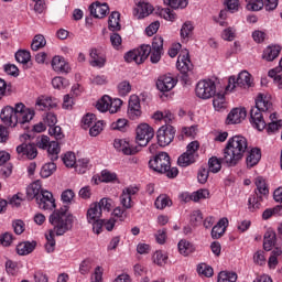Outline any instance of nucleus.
Here are the masks:
<instances>
[{
    "mask_svg": "<svg viewBox=\"0 0 282 282\" xmlns=\"http://www.w3.org/2000/svg\"><path fill=\"white\" fill-rule=\"evenodd\" d=\"M128 116L131 120H137L142 116L140 106V97L138 95H131L128 102Z\"/></svg>",
    "mask_w": 282,
    "mask_h": 282,
    "instance_id": "2eb2a0df",
    "label": "nucleus"
},
{
    "mask_svg": "<svg viewBox=\"0 0 282 282\" xmlns=\"http://www.w3.org/2000/svg\"><path fill=\"white\" fill-rule=\"evenodd\" d=\"M218 282H237V273L220 271L218 274Z\"/></svg>",
    "mask_w": 282,
    "mask_h": 282,
    "instance_id": "c03bdc74",
    "label": "nucleus"
},
{
    "mask_svg": "<svg viewBox=\"0 0 282 282\" xmlns=\"http://www.w3.org/2000/svg\"><path fill=\"white\" fill-rule=\"evenodd\" d=\"M36 245L37 243L35 240L20 242L17 246V252L20 254V257H26V254H32V252L36 250Z\"/></svg>",
    "mask_w": 282,
    "mask_h": 282,
    "instance_id": "b1692460",
    "label": "nucleus"
},
{
    "mask_svg": "<svg viewBox=\"0 0 282 282\" xmlns=\"http://www.w3.org/2000/svg\"><path fill=\"white\" fill-rule=\"evenodd\" d=\"M237 87H240L241 89H250V87H253L252 83V75L248 73V70H242L238 74V77L236 78Z\"/></svg>",
    "mask_w": 282,
    "mask_h": 282,
    "instance_id": "5701e85b",
    "label": "nucleus"
},
{
    "mask_svg": "<svg viewBox=\"0 0 282 282\" xmlns=\"http://www.w3.org/2000/svg\"><path fill=\"white\" fill-rule=\"evenodd\" d=\"M154 137L155 130L149 123H141L137 127V142L139 147H147Z\"/></svg>",
    "mask_w": 282,
    "mask_h": 282,
    "instance_id": "9b49d317",
    "label": "nucleus"
},
{
    "mask_svg": "<svg viewBox=\"0 0 282 282\" xmlns=\"http://www.w3.org/2000/svg\"><path fill=\"white\" fill-rule=\"evenodd\" d=\"M246 116V108H234L227 116V124H239Z\"/></svg>",
    "mask_w": 282,
    "mask_h": 282,
    "instance_id": "6ab92c4d",
    "label": "nucleus"
},
{
    "mask_svg": "<svg viewBox=\"0 0 282 282\" xmlns=\"http://www.w3.org/2000/svg\"><path fill=\"white\" fill-rule=\"evenodd\" d=\"M150 47H151V52L152 51L162 52V50H164V39H162V36H155L152 41V46Z\"/></svg>",
    "mask_w": 282,
    "mask_h": 282,
    "instance_id": "6e6d98bb",
    "label": "nucleus"
},
{
    "mask_svg": "<svg viewBox=\"0 0 282 282\" xmlns=\"http://www.w3.org/2000/svg\"><path fill=\"white\" fill-rule=\"evenodd\" d=\"M197 273L199 276H206L207 279H210V276L215 274V271L213 270V267L206 263H200L197 265Z\"/></svg>",
    "mask_w": 282,
    "mask_h": 282,
    "instance_id": "a19ab883",
    "label": "nucleus"
},
{
    "mask_svg": "<svg viewBox=\"0 0 282 282\" xmlns=\"http://www.w3.org/2000/svg\"><path fill=\"white\" fill-rule=\"evenodd\" d=\"M48 134L52 138H55V140H63V138H65V134L63 133V129L59 126H51L48 128Z\"/></svg>",
    "mask_w": 282,
    "mask_h": 282,
    "instance_id": "09e8293b",
    "label": "nucleus"
},
{
    "mask_svg": "<svg viewBox=\"0 0 282 282\" xmlns=\"http://www.w3.org/2000/svg\"><path fill=\"white\" fill-rule=\"evenodd\" d=\"M175 139V128L171 124L162 126L156 132L159 147H169Z\"/></svg>",
    "mask_w": 282,
    "mask_h": 282,
    "instance_id": "f8f14e48",
    "label": "nucleus"
},
{
    "mask_svg": "<svg viewBox=\"0 0 282 282\" xmlns=\"http://www.w3.org/2000/svg\"><path fill=\"white\" fill-rule=\"evenodd\" d=\"M111 102V97L109 95H105L100 98V100L97 101V109L98 111H101V113H105V111H109V105Z\"/></svg>",
    "mask_w": 282,
    "mask_h": 282,
    "instance_id": "79ce46f5",
    "label": "nucleus"
},
{
    "mask_svg": "<svg viewBox=\"0 0 282 282\" xmlns=\"http://www.w3.org/2000/svg\"><path fill=\"white\" fill-rule=\"evenodd\" d=\"M210 192L208 189H198L192 193V202H199L200 199H208Z\"/></svg>",
    "mask_w": 282,
    "mask_h": 282,
    "instance_id": "de8ad7c7",
    "label": "nucleus"
},
{
    "mask_svg": "<svg viewBox=\"0 0 282 282\" xmlns=\"http://www.w3.org/2000/svg\"><path fill=\"white\" fill-rule=\"evenodd\" d=\"M52 67L54 72H59L61 74H67V72H69V64L61 56L53 57Z\"/></svg>",
    "mask_w": 282,
    "mask_h": 282,
    "instance_id": "a878e982",
    "label": "nucleus"
},
{
    "mask_svg": "<svg viewBox=\"0 0 282 282\" xmlns=\"http://www.w3.org/2000/svg\"><path fill=\"white\" fill-rule=\"evenodd\" d=\"M32 59V55L29 51H18L15 53V61L18 63H22V65H28L30 61Z\"/></svg>",
    "mask_w": 282,
    "mask_h": 282,
    "instance_id": "a18cd8bd",
    "label": "nucleus"
},
{
    "mask_svg": "<svg viewBox=\"0 0 282 282\" xmlns=\"http://www.w3.org/2000/svg\"><path fill=\"white\" fill-rule=\"evenodd\" d=\"M246 3H247V10H252L253 12H259V10L265 7V2H263V0H256L254 2L250 0L249 2L246 1Z\"/></svg>",
    "mask_w": 282,
    "mask_h": 282,
    "instance_id": "864d4df0",
    "label": "nucleus"
},
{
    "mask_svg": "<svg viewBox=\"0 0 282 282\" xmlns=\"http://www.w3.org/2000/svg\"><path fill=\"white\" fill-rule=\"evenodd\" d=\"M196 96L197 98H202V100H208L217 94V86L215 82L208 79L199 80L196 85Z\"/></svg>",
    "mask_w": 282,
    "mask_h": 282,
    "instance_id": "9d476101",
    "label": "nucleus"
},
{
    "mask_svg": "<svg viewBox=\"0 0 282 282\" xmlns=\"http://www.w3.org/2000/svg\"><path fill=\"white\" fill-rule=\"evenodd\" d=\"M112 204L113 200H111L110 198H101L99 203H97V206H99L101 213L102 210H107V213H109V210H111Z\"/></svg>",
    "mask_w": 282,
    "mask_h": 282,
    "instance_id": "052dcab7",
    "label": "nucleus"
},
{
    "mask_svg": "<svg viewBox=\"0 0 282 282\" xmlns=\"http://www.w3.org/2000/svg\"><path fill=\"white\" fill-rule=\"evenodd\" d=\"M165 6L173 8V10H184L188 6V0H163Z\"/></svg>",
    "mask_w": 282,
    "mask_h": 282,
    "instance_id": "37998d69",
    "label": "nucleus"
},
{
    "mask_svg": "<svg viewBox=\"0 0 282 282\" xmlns=\"http://www.w3.org/2000/svg\"><path fill=\"white\" fill-rule=\"evenodd\" d=\"M193 30H195V28L193 26V23L188 21L185 22L181 28V36L183 39H191V35L193 34Z\"/></svg>",
    "mask_w": 282,
    "mask_h": 282,
    "instance_id": "8fccbe9b",
    "label": "nucleus"
},
{
    "mask_svg": "<svg viewBox=\"0 0 282 282\" xmlns=\"http://www.w3.org/2000/svg\"><path fill=\"white\" fill-rule=\"evenodd\" d=\"M56 172V164L54 162L46 163L42 166L40 175L41 177L47 178Z\"/></svg>",
    "mask_w": 282,
    "mask_h": 282,
    "instance_id": "58836bf2",
    "label": "nucleus"
},
{
    "mask_svg": "<svg viewBox=\"0 0 282 282\" xmlns=\"http://www.w3.org/2000/svg\"><path fill=\"white\" fill-rule=\"evenodd\" d=\"M56 235V229L53 226V229L48 230V235H46V243H45V251L47 254H52L54 250H56V239H54V236Z\"/></svg>",
    "mask_w": 282,
    "mask_h": 282,
    "instance_id": "7c9ffc66",
    "label": "nucleus"
},
{
    "mask_svg": "<svg viewBox=\"0 0 282 282\" xmlns=\"http://www.w3.org/2000/svg\"><path fill=\"white\" fill-rule=\"evenodd\" d=\"M119 199L123 210H130V208H133V202H131V197H129V195L122 192Z\"/></svg>",
    "mask_w": 282,
    "mask_h": 282,
    "instance_id": "3c124183",
    "label": "nucleus"
},
{
    "mask_svg": "<svg viewBox=\"0 0 282 282\" xmlns=\"http://www.w3.org/2000/svg\"><path fill=\"white\" fill-rule=\"evenodd\" d=\"M47 45V41L45 40V36L43 34H37L33 37V41L31 43V50L33 52H39V50H43Z\"/></svg>",
    "mask_w": 282,
    "mask_h": 282,
    "instance_id": "c9c22d12",
    "label": "nucleus"
},
{
    "mask_svg": "<svg viewBox=\"0 0 282 282\" xmlns=\"http://www.w3.org/2000/svg\"><path fill=\"white\" fill-rule=\"evenodd\" d=\"M254 184L256 188V196L249 197V210L254 213V210H259L261 208V200L263 197L270 194V189H268V185L265 184V180L261 176L256 177Z\"/></svg>",
    "mask_w": 282,
    "mask_h": 282,
    "instance_id": "423d86ee",
    "label": "nucleus"
},
{
    "mask_svg": "<svg viewBox=\"0 0 282 282\" xmlns=\"http://www.w3.org/2000/svg\"><path fill=\"white\" fill-rule=\"evenodd\" d=\"M275 243H276V234L274 231H268L264 235L263 249L267 252H270V250L274 248Z\"/></svg>",
    "mask_w": 282,
    "mask_h": 282,
    "instance_id": "f704fd0d",
    "label": "nucleus"
},
{
    "mask_svg": "<svg viewBox=\"0 0 282 282\" xmlns=\"http://www.w3.org/2000/svg\"><path fill=\"white\" fill-rule=\"evenodd\" d=\"M154 263L156 265H166V262L169 261V256L162 251H156L152 257Z\"/></svg>",
    "mask_w": 282,
    "mask_h": 282,
    "instance_id": "49530a36",
    "label": "nucleus"
},
{
    "mask_svg": "<svg viewBox=\"0 0 282 282\" xmlns=\"http://www.w3.org/2000/svg\"><path fill=\"white\" fill-rule=\"evenodd\" d=\"M221 164H224L221 158L218 159L217 156H212L208 161V171H210V173H219L221 171Z\"/></svg>",
    "mask_w": 282,
    "mask_h": 282,
    "instance_id": "ea45409f",
    "label": "nucleus"
},
{
    "mask_svg": "<svg viewBox=\"0 0 282 282\" xmlns=\"http://www.w3.org/2000/svg\"><path fill=\"white\" fill-rule=\"evenodd\" d=\"M213 105L215 111H221L223 109H226V96H224V94L214 95Z\"/></svg>",
    "mask_w": 282,
    "mask_h": 282,
    "instance_id": "4c0bfd02",
    "label": "nucleus"
},
{
    "mask_svg": "<svg viewBox=\"0 0 282 282\" xmlns=\"http://www.w3.org/2000/svg\"><path fill=\"white\" fill-rule=\"evenodd\" d=\"M101 217L102 212L100 210V206H98V203L91 204L86 214L87 223H96L100 220Z\"/></svg>",
    "mask_w": 282,
    "mask_h": 282,
    "instance_id": "393cba45",
    "label": "nucleus"
},
{
    "mask_svg": "<svg viewBox=\"0 0 282 282\" xmlns=\"http://www.w3.org/2000/svg\"><path fill=\"white\" fill-rule=\"evenodd\" d=\"M39 208L41 210H54L56 208V200L54 199V194L47 189H42L37 199H35Z\"/></svg>",
    "mask_w": 282,
    "mask_h": 282,
    "instance_id": "ddd939ff",
    "label": "nucleus"
},
{
    "mask_svg": "<svg viewBox=\"0 0 282 282\" xmlns=\"http://www.w3.org/2000/svg\"><path fill=\"white\" fill-rule=\"evenodd\" d=\"M176 67L181 74H188V72H193V62H191L188 50L181 52L177 57Z\"/></svg>",
    "mask_w": 282,
    "mask_h": 282,
    "instance_id": "4468645a",
    "label": "nucleus"
},
{
    "mask_svg": "<svg viewBox=\"0 0 282 282\" xmlns=\"http://www.w3.org/2000/svg\"><path fill=\"white\" fill-rule=\"evenodd\" d=\"M279 54H281V46L279 45L268 46L262 54V58L264 61H268L269 63H272V61H274L275 58H279Z\"/></svg>",
    "mask_w": 282,
    "mask_h": 282,
    "instance_id": "cd10ccee",
    "label": "nucleus"
},
{
    "mask_svg": "<svg viewBox=\"0 0 282 282\" xmlns=\"http://www.w3.org/2000/svg\"><path fill=\"white\" fill-rule=\"evenodd\" d=\"M118 91L120 96H128V94H131V83L127 80L119 83Z\"/></svg>",
    "mask_w": 282,
    "mask_h": 282,
    "instance_id": "5fc2aeb1",
    "label": "nucleus"
},
{
    "mask_svg": "<svg viewBox=\"0 0 282 282\" xmlns=\"http://www.w3.org/2000/svg\"><path fill=\"white\" fill-rule=\"evenodd\" d=\"M226 228H228V218H221L217 225L213 227L212 237L219 239L226 232Z\"/></svg>",
    "mask_w": 282,
    "mask_h": 282,
    "instance_id": "c85d7f7f",
    "label": "nucleus"
},
{
    "mask_svg": "<svg viewBox=\"0 0 282 282\" xmlns=\"http://www.w3.org/2000/svg\"><path fill=\"white\" fill-rule=\"evenodd\" d=\"M153 13V6L148 2L139 1L137 2V7L134 8L133 14L137 19H144L149 17V14Z\"/></svg>",
    "mask_w": 282,
    "mask_h": 282,
    "instance_id": "aec40b11",
    "label": "nucleus"
},
{
    "mask_svg": "<svg viewBox=\"0 0 282 282\" xmlns=\"http://www.w3.org/2000/svg\"><path fill=\"white\" fill-rule=\"evenodd\" d=\"M12 228L15 235H23L25 232V223L21 219L13 220Z\"/></svg>",
    "mask_w": 282,
    "mask_h": 282,
    "instance_id": "13d9d810",
    "label": "nucleus"
},
{
    "mask_svg": "<svg viewBox=\"0 0 282 282\" xmlns=\"http://www.w3.org/2000/svg\"><path fill=\"white\" fill-rule=\"evenodd\" d=\"M34 108H29L23 105V102H18L12 106H6L2 108L0 113V119L7 127L14 129L17 124H28L32 122L35 116Z\"/></svg>",
    "mask_w": 282,
    "mask_h": 282,
    "instance_id": "f03ea898",
    "label": "nucleus"
},
{
    "mask_svg": "<svg viewBox=\"0 0 282 282\" xmlns=\"http://www.w3.org/2000/svg\"><path fill=\"white\" fill-rule=\"evenodd\" d=\"M225 4L227 6V10L235 14V12H239V0H225Z\"/></svg>",
    "mask_w": 282,
    "mask_h": 282,
    "instance_id": "e2e57ef3",
    "label": "nucleus"
},
{
    "mask_svg": "<svg viewBox=\"0 0 282 282\" xmlns=\"http://www.w3.org/2000/svg\"><path fill=\"white\" fill-rule=\"evenodd\" d=\"M84 129H89L94 122H96V115L94 113H87L83 120Z\"/></svg>",
    "mask_w": 282,
    "mask_h": 282,
    "instance_id": "69168bd1",
    "label": "nucleus"
},
{
    "mask_svg": "<svg viewBox=\"0 0 282 282\" xmlns=\"http://www.w3.org/2000/svg\"><path fill=\"white\" fill-rule=\"evenodd\" d=\"M35 107H37L39 111H47L50 109H56V107H58V99L42 96L37 98L35 102Z\"/></svg>",
    "mask_w": 282,
    "mask_h": 282,
    "instance_id": "a211bd4d",
    "label": "nucleus"
},
{
    "mask_svg": "<svg viewBox=\"0 0 282 282\" xmlns=\"http://www.w3.org/2000/svg\"><path fill=\"white\" fill-rule=\"evenodd\" d=\"M113 147L116 150L121 151L123 155H135L138 153V147L131 145L124 139H115Z\"/></svg>",
    "mask_w": 282,
    "mask_h": 282,
    "instance_id": "f3484780",
    "label": "nucleus"
},
{
    "mask_svg": "<svg viewBox=\"0 0 282 282\" xmlns=\"http://www.w3.org/2000/svg\"><path fill=\"white\" fill-rule=\"evenodd\" d=\"M154 206L158 208V210H164L166 206H173V202L167 195L162 194L155 199Z\"/></svg>",
    "mask_w": 282,
    "mask_h": 282,
    "instance_id": "e433bc0d",
    "label": "nucleus"
},
{
    "mask_svg": "<svg viewBox=\"0 0 282 282\" xmlns=\"http://www.w3.org/2000/svg\"><path fill=\"white\" fill-rule=\"evenodd\" d=\"M63 162L65 166H67L68 169H72L73 166L76 165V154H74V152H67L63 156Z\"/></svg>",
    "mask_w": 282,
    "mask_h": 282,
    "instance_id": "603ef678",
    "label": "nucleus"
},
{
    "mask_svg": "<svg viewBox=\"0 0 282 282\" xmlns=\"http://www.w3.org/2000/svg\"><path fill=\"white\" fill-rule=\"evenodd\" d=\"M102 131V121H97L95 124L89 129V134L93 138H96V135H100V132Z\"/></svg>",
    "mask_w": 282,
    "mask_h": 282,
    "instance_id": "338daca9",
    "label": "nucleus"
},
{
    "mask_svg": "<svg viewBox=\"0 0 282 282\" xmlns=\"http://www.w3.org/2000/svg\"><path fill=\"white\" fill-rule=\"evenodd\" d=\"M20 140L22 144L17 147L18 155H25L28 160H35L36 155H39V150L36 149V144L30 142V140H32V135L24 133L20 135Z\"/></svg>",
    "mask_w": 282,
    "mask_h": 282,
    "instance_id": "0eeeda50",
    "label": "nucleus"
},
{
    "mask_svg": "<svg viewBox=\"0 0 282 282\" xmlns=\"http://www.w3.org/2000/svg\"><path fill=\"white\" fill-rule=\"evenodd\" d=\"M89 56H90V65L91 67H105V64L107 63V57L100 51L97 48H91L89 51Z\"/></svg>",
    "mask_w": 282,
    "mask_h": 282,
    "instance_id": "412c9836",
    "label": "nucleus"
},
{
    "mask_svg": "<svg viewBox=\"0 0 282 282\" xmlns=\"http://www.w3.org/2000/svg\"><path fill=\"white\" fill-rule=\"evenodd\" d=\"M260 161H261V149L259 148L251 149L246 160L248 169H252V166H257Z\"/></svg>",
    "mask_w": 282,
    "mask_h": 282,
    "instance_id": "bb28decb",
    "label": "nucleus"
},
{
    "mask_svg": "<svg viewBox=\"0 0 282 282\" xmlns=\"http://www.w3.org/2000/svg\"><path fill=\"white\" fill-rule=\"evenodd\" d=\"M108 30L110 32H120L122 26L120 25V12L113 11L108 19Z\"/></svg>",
    "mask_w": 282,
    "mask_h": 282,
    "instance_id": "c756f323",
    "label": "nucleus"
},
{
    "mask_svg": "<svg viewBox=\"0 0 282 282\" xmlns=\"http://www.w3.org/2000/svg\"><path fill=\"white\" fill-rule=\"evenodd\" d=\"M120 107H122V101L121 99H111L110 98V105H109V112L110 113H118V111H120Z\"/></svg>",
    "mask_w": 282,
    "mask_h": 282,
    "instance_id": "bf43d9fd",
    "label": "nucleus"
},
{
    "mask_svg": "<svg viewBox=\"0 0 282 282\" xmlns=\"http://www.w3.org/2000/svg\"><path fill=\"white\" fill-rule=\"evenodd\" d=\"M56 122H58V119L54 112H47L44 117V123L47 124L48 128L56 126Z\"/></svg>",
    "mask_w": 282,
    "mask_h": 282,
    "instance_id": "0e129e2a",
    "label": "nucleus"
},
{
    "mask_svg": "<svg viewBox=\"0 0 282 282\" xmlns=\"http://www.w3.org/2000/svg\"><path fill=\"white\" fill-rule=\"evenodd\" d=\"M90 270H91V260L89 259L84 260L79 265L80 274H88Z\"/></svg>",
    "mask_w": 282,
    "mask_h": 282,
    "instance_id": "774afa93",
    "label": "nucleus"
},
{
    "mask_svg": "<svg viewBox=\"0 0 282 282\" xmlns=\"http://www.w3.org/2000/svg\"><path fill=\"white\" fill-rule=\"evenodd\" d=\"M41 182L36 181L26 188L28 199H39L41 192Z\"/></svg>",
    "mask_w": 282,
    "mask_h": 282,
    "instance_id": "2f4dec72",
    "label": "nucleus"
},
{
    "mask_svg": "<svg viewBox=\"0 0 282 282\" xmlns=\"http://www.w3.org/2000/svg\"><path fill=\"white\" fill-rule=\"evenodd\" d=\"M236 32L237 31L234 28L229 26L223 31L221 37L224 41H235Z\"/></svg>",
    "mask_w": 282,
    "mask_h": 282,
    "instance_id": "680f3d73",
    "label": "nucleus"
},
{
    "mask_svg": "<svg viewBox=\"0 0 282 282\" xmlns=\"http://www.w3.org/2000/svg\"><path fill=\"white\" fill-rule=\"evenodd\" d=\"M149 166L155 173H166L170 178L177 177L180 171L177 167H171V156L166 152H160L149 161Z\"/></svg>",
    "mask_w": 282,
    "mask_h": 282,
    "instance_id": "39448f33",
    "label": "nucleus"
},
{
    "mask_svg": "<svg viewBox=\"0 0 282 282\" xmlns=\"http://www.w3.org/2000/svg\"><path fill=\"white\" fill-rule=\"evenodd\" d=\"M272 111H274L272 101L263 94H259L256 99V106L250 110V122L252 127L258 129V131H263L268 127L263 113H272Z\"/></svg>",
    "mask_w": 282,
    "mask_h": 282,
    "instance_id": "20e7f679",
    "label": "nucleus"
},
{
    "mask_svg": "<svg viewBox=\"0 0 282 282\" xmlns=\"http://www.w3.org/2000/svg\"><path fill=\"white\" fill-rule=\"evenodd\" d=\"M248 149V140L241 135L230 138L224 149L221 162L227 166H237L243 159V153Z\"/></svg>",
    "mask_w": 282,
    "mask_h": 282,
    "instance_id": "7ed1b4c3",
    "label": "nucleus"
},
{
    "mask_svg": "<svg viewBox=\"0 0 282 282\" xmlns=\"http://www.w3.org/2000/svg\"><path fill=\"white\" fill-rule=\"evenodd\" d=\"M118 180V175L116 173H111L107 170L101 171L100 181L105 183L116 182Z\"/></svg>",
    "mask_w": 282,
    "mask_h": 282,
    "instance_id": "4d7b16f0",
    "label": "nucleus"
},
{
    "mask_svg": "<svg viewBox=\"0 0 282 282\" xmlns=\"http://www.w3.org/2000/svg\"><path fill=\"white\" fill-rule=\"evenodd\" d=\"M151 54V45H141L139 48L129 51L124 54L126 63H135L137 65H142Z\"/></svg>",
    "mask_w": 282,
    "mask_h": 282,
    "instance_id": "1a4fd4ad",
    "label": "nucleus"
},
{
    "mask_svg": "<svg viewBox=\"0 0 282 282\" xmlns=\"http://www.w3.org/2000/svg\"><path fill=\"white\" fill-rule=\"evenodd\" d=\"M177 85V79L173 78L171 75H163L159 77L156 82V88L159 91H162L163 94L166 91H171Z\"/></svg>",
    "mask_w": 282,
    "mask_h": 282,
    "instance_id": "dca6fc26",
    "label": "nucleus"
},
{
    "mask_svg": "<svg viewBox=\"0 0 282 282\" xmlns=\"http://www.w3.org/2000/svg\"><path fill=\"white\" fill-rule=\"evenodd\" d=\"M89 11L95 19H105V17H107L109 13V4L93 3L89 7Z\"/></svg>",
    "mask_w": 282,
    "mask_h": 282,
    "instance_id": "4be33fe9",
    "label": "nucleus"
},
{
    "mask_svg": "<svg viewBox=\"0 0 282 282\" xmlns=\"http://www.w3.org/2000/svg\"><path fill=\"white\" fill-rule=\"evenodd\" d=\"M46 149L52 162H56L58 153H61V144L57 141H51Z\"/></svg>",
    "mask_w": 282,
    "mask_h": 282,
    "instance_id": "72a5a7b5",
    "label": "nucleus"
},
{
    "mask_svg": "<svg viewBox=\"0 0 282 282\" xmlns=\"http://www.w3.org/2000/svg\"><path fill=\"white\" fill-rule=\"evenodd\" d=\"M74 197H76V194L73 189H65L61 195L65 205L54 210L48 218L50 224L55 227L56 237H63L65 232H69L74 228V215L68 213Z\"/></svg>",
    "mask_w": 282,
    "mask_h": 282,
    "instance_id": "f257e3e1",
    "label": "nucleus"
},
{
    "mask_svg": "<svg viewBox=\"0 0 282 282\" xmlns=\"http://www.w3.org/2000/svg\"><path fill=\"white\" fill-rule=\"evenodd\" d=\"M177 246H178V252L180 254H183V257H188V254H192V252H195V247L193 246V243H191L186 239H182Z\"/></svg>",
    "mask_w": 282,
    "mask_h": 282,
    "instance_id": "473e14b6",
    "label": "nucleus"
},
{
    "mask_svg": "<svg viewBox=\"0 0 282 282\" xmlns=\"http://www.w3.org/2000/svg\"><path fill=\"white\" fill-rule=\"evenodd\" d=\"M197 151H199V142L198 141H192L188 143L186 148V152H184L177 160L178 166H191V164H195L197 161V158H199V154H197Z\"/></svg>",
    "mask_w": 282,
    "mask_h": 282,
    "instance_id": "6e6552de",
    "label": "nucleus"
}]
</instances>
